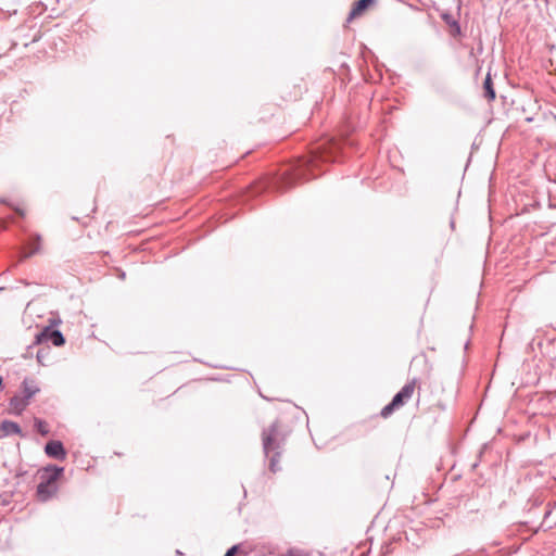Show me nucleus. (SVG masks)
<instances>
[{"instance_id":"obj_1","label":"nucleus","mask_w":556,"mask_h":556,"mask_svg":"<svg viewBox=\"0 0 556 556\" xmlns=\"http://www.w3.org/2000/svg\"><path fill=\"white\" fill-rule=\"evenodd\" d=\"M282 439L280 427L277 422L266 428L262 434L263 448L266 456L269 458V469L273 472L280 469L278 466L280 456L278 448Z\"/></svg>"},{"instance_id":"obj_2","label":"nucleus","mask_w":556,"mask_h":556,"mask_svg":"<svg viewBox=\"0 0 556 556\" xmlns=\"http://www.w3.org/2000/svg\"><path fill=\"white\" fill-rule=\"evenodd\" d=\"M63 472V468H47L41 476V482L37 486V497L41 502L51 498L58 491L56 482Z\"/></svg>"},{"instance_id":"obj_3","label":"nucleus","mask_w":556,"mask_h":556,"mask_svg":"<svg viewBox=\"0 0 556 556\" xmlns=\"http://www.w3.org/2000/svg\"><path fill=\"white\" fill-rule=\"evenodd\" d=\"M23 394H16L11 397L9 402V413L14 415H21L26 407L29 405L30 400L35 394L39 392L33 380L25 379L22 382Z\"/></svg>"},{"instance_id":"obj_4","label":"nucleus","mask_w":556,"mask_h":556,"mask_svg":"<svg viewBox=\"0 0 556 556\" xmlns=\"http://www.w3.org/2000/svg\"><path fill=\"white\" fill-rule=\"evenodd\" d=\"M417 389V380L413 379L406 383L399 393H396L390 404L384 406L380 413L383 418H388L393 412L400 409L409 399Z\"/></svg>"},{"instance_id":"obj_5","label":"nucleus","mask_w":556,"mask_h":556,"mask_svg":"<svg viewBox=\"0 0 556 556\" xmlns=\"http://www.w3.org/2000/svg\"><path fill=\"white\" fill-rule=\"evenodd\" d=\"M307 162L308 161H300L298 167L293 172L287 169L281 174L283 188H290L295 184V180L302 176L301 167Z\"/></svg>"},{"instance_id":"obj_6","label":"nucleus","mask_w":556,"mask_h":556,"mask_svg":"<svg viewBox=\"0 0 556 556\" xmlns=\"http://www.w3.org/2000/svg\"><path fill=\"white\" fill-rule=\"evenodd\" d=\"M42 340H50L55 346H61L65 342L63 334L59 330H50L49 328H46L37 336L38 342Z\"/></svg>"},{"instance_id":"obj_7","label":"nucleus","mask_w":556,"mask_h":556,"mask_svg":"<svg viewBox=\"0 0 556 556\" xmlns=\"http://www.w3.org/2000/svg\"><path fill=\"white\" fill-rule=\"evenodd\" d=\"M374 3L375 0H358L357 2H355L349 14L348 22H351L354 18L362 16Z\"/></svg>"},{"instance_id":"obj_8","label":"nucleus","mask_w":556,"mask_h":556,"mask_svg":"<svg viewBox=\"0 0 556 556\" xmlns=\"http://www.w3.org/2000/svg\"><path fill=\"white\" fill-rule=\"evenodd\" d=\"M45 452L50 457H54L58 459H64L66 456V452L63 447V444L60 441H50L46 444Z\"/></svg>"},{"instance_id":"obj_9","label":"nucleus","mask_w":556,"mask_h":556,"mask_svg":"<svg viewBox=\"0 0 556 556\" xmlns=\"http://www.w3.org/2000/svg\"><path fill=\"white\" fill-rule=\"evenodd\" d=\"M11 434H22V430L16 422L4 420L0 424V438H4Z\"/></svg>"},{"instance_id":"obj_10","label":"nucleus","mask_w":556,"mask_h":556,"mask_svg":"<svg viewBox=\"0 0 556 556\" xmlns=\"http://www.w3.org/2000/svg\"><path fill=\"white\" fill-rule=\"evenodd\" d=\"M483 89H484V96L488 100L492 101L495 99V91L493 88V83H492V78H491L490 74H488L484 79Z\"/></svg>"},{"instance_id":"obj_11","label":"nucleus","mask_w":556,"mask_h":556,"mask_svg":"<svg viewBox=\"0 0 556 556\" xmlns=\"http://www.w3.org/2000/svg\"><path fill=\"white\" fill-rule=\"evenodd\" d=\"M35 427L37 431L42 435H47L49 433L48 424L41 419H35Z\"/></svg>"},{"instance_id":"obj_12","label":"nucleus","mask_w":556,"mask_h":556,"mask_svg":"<svg viewBox=\"0 0 556 556\" xmlns=\"http://www.w3.org/2000/svg\"><path fill=\"white\" fill-rule=\"evenodd\" d=\"M41 237L40 236H36L34 242L31 243V251H30V255L34 254V253H38L41 249Z\"/></svg>"},{"instance_id":"obj_13","label":"nucleus","mask_w":556,"mask_h":556,"mask_svg":"<svg viewBox=\"0 0 556 556\" xmlns=\"http://www.w3.org/2000/svg\"><path fill=\"white\" fill-rule=\"evenodd\" d=\"M418 361H421V362L425 364V366H426L427 368H429L427 357H426V355H425L424 353H422V354H420V355L415 356V357L413 358V361H412V364H414V363H416V362H418Z\"/></svg>"},{"instance_id":"obj_14","label":"nucleus","mask_w":556,"mask_h":556,"mask_svg":"<svg viewBox=\"0 0 556 556\" xmlns=\"http://www.w3.org/2000/svg\"><path fill=\"white\" fill-rule=\"evenodd\" d=\"M323 146L318 147V152L324 161H329L330 156L326 153V150L321 151Z\"/></svg>"},{"instance_id":"obj_15","label":"nucleus","mask_w":556,"mask_h":556,"mask_svg":"<svg viewBox=\"0 0 556 556\" xmlns=\"http://www.w3.org/2000/svg\"><path fill=\"white\" fill-rule=\"evenodd\" d=\"M238 547L237 546H232L231 548H229L227 551V553L225 554V556H235L236 552H237Z\"/></svg>"},{"instance_id":"obj_16","label":"nucleus","mask_w":556,"mask_h":556,"mask_svg":"<svg viewBox=\"0 0 556 556\" xmlns=\"http://www.w3.org/2000/svg\"><path fill=\"white\" fill-rule=\"evenodd\" d=\"M285 556H302V555L295 549H290L285 554Z\"/></svg>"}]
</instances>
